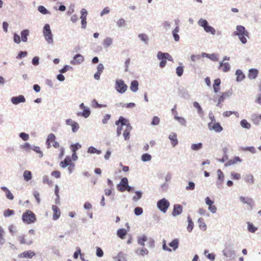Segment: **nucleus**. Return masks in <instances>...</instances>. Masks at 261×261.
I'll return each mask as SVG.
<instances>
[{"instance_id": "1", "label": "nucleus", "mask_w": 261, "mask_h": 261, "mask_svg": "<svg viewBox=\"0 0 261 261\" xmlns=\"http://www.w3.org/2000/svg\"><path fill=\"white\" fill-rule=\"evenodd\" d=\"M237 31L233 33V36H238L240 40L243 44H246L247 40L246 37H249V33L245 28L241 25H238L236 27Z\"/></svg>"}, {"instance_id": "2", "label": "nucleus", "mask_w": 261, "mask_h": 261, "mask_svg": "<svg viewBox=\"0 0 261 261\" xmlns=\"http://www.w3.org/2000/svg\"><path fill=\"white\" fill-rule=\"evenodd\" d=\"M22 220L25 224H32L36 221V217L32 211L26 210L22 214Z\"/></svg>"}, {"instance_id": "3", "label": "nucleus", "mask_w": 261, "mask_h": 261, "mask_svg": "<svg viewBox=\"0 0 261 261\" xmlns=\"http://www.w3.org/2000/svg\"><path fill=\"white\" fill-rule=\"evenodd\" d=\"M43 33L45 40L48 44L53 43V35L49 24H45L43 29Z\"/></svg>"}, {"instance_id": "4", "label": "nucleus", "mask_w": 261, "mask_h": 261, "mask_svg": "<svg viewBox=\"0 0 261 261\" xmlns=\"http://www.w3.org/2000/svg\"><path fill=\"white\" fill-rule=\"evenodd\" d=\"M217 173V179L216 181V186L217 189L221 190L223 188V182L225 179L224 174L221 169H218Z\"/></svg>"}, {"instance_id": "5", "label": "nucleus", "mask_w": 261, "mask_h": 261, "mask_svg": "<svg viewBox=\"0 0 261 261\" xmlns=\"http://www.w3.org/2000/svg\"><path fill=\"white\" fill-rule=\"evenodd\" d=\"M170 206V203L168 200L163 198L157 202L158 208L163 213H166Z\"/></svg>"}, {"instance_id": "6", "label": "nucleus", "mask_w": 261, "mask_h": 261, "mask_svg": "<svg viewBox=\"0 0 261 261\" xmlns=\"http://www.w3.org/2000/svg\"><path fill=\"white\" fill-rule=\"evenodd\" d=\"M120 124H121V126L125 125L126 128L125 130L129 132L133 128L129 120L123 116H120L118 120L115 121V124L116 125H118Z\"/></svg>"}, {"instance_id": "7", "label": "nucleus", "mask_w": 261, "mask_h": 261, "mask_svg": "<svg viewBox=\"0 0 261 261\" xmlns=\"http://www.w3.org/2000/svg\"><path fill=\"white\" fill-rule=\"evenodd\" d=\"M127 86L122 80H117L115 82V89L120 94H123L127 90Z\"/></svg>"}, {"instance_id": "8", "label": "nucleus", "mask_w": 261, "mask_h": 261, "mask_svg": "<svg viewBox=\"0 0 261 261\" xmlns=\"http://www.w3.org/2000/svg\"><path fill=\"white\" fill-rule=\"evenodd\" d=\"M223 254L230 260L234 259L236 256L235 251L230 245L225 246L224 249L223 250Z\"/></svg>"}, {"instance_id": "9", "label": "nucleus", "mask_w": 261, "mask_h": 261, "mask_svg": "<svg viewBox=\"0 0 261 261\" xmlns=\"http://www.w3.org/2000/svg\"><path fill=\"white\" fill-rule=\"evenodd\" d=\"M232 94V91L231 89L225 92H223L222 95L219 97L218 102L216 106L219 108H222L223 106L222 103L226 98H229Z\"/></svg>"}, {"instance_id": "10", "label": "nucleus", "mask_w": 261, "mask_h": 261, "mask_svg": "<svg viewBox=\"0 0 261 261\" xmlns=\"http://www.w3.org/2000/svg\"><path fill=\"white\" fill-rule=\"evenodd\" d=\"M207 125L210 130H213L216 133H220L223 129L219 122H215L213 123L209 122Z\"/></svg>"}, {"instance_id": "11", "label": "nucleus", "mask_w": 261, "mask_h": 261, "mask_svg": "<svg viewBox=\"0 0 261 261\" xmlns=\"http://www.w3.org/2000/svg\"><path fill=\"white\" fill-rule=\"evenodd\" d=\"M128 181L126 177L122 178L119 184L117 185V188L119 191L123 192L126 190V187L128 186Z\"/></svg>"}, {"instance_id": "12", "label": "nucleus", "mask_w": 261, "mask_h": 261, "mask_svg": "<svg viewBox=\"0 0 261 261\" xmlns=\"http://www.w3.org/2000/svg\"><path fill=\"white\" fill-rule=\"evenodd\" d=\"M239 199L243 203L247 204L250 206V210H252V208L254 206L255 202L251 198H249L248 197H245L243 196H241L239 197Z\"/></svg>"}, {"instance_id": "13", "label": "nucleus", "mask_w": 261, "mask_h": 261, "mask_svg": "<svg viewBox=\"0 0 261 261\" xmlns=\"http://www.w3.org/2000/svg\"><path fill=\"white\" fill-rule=\"evenodd\" d=\"M11 102L14 105H18L20 103L25 102V98L22 95H19L17 96H13L11 99Z\"/></svg>"}, {"instance_id": "14", "label": "nucleus", "mask_w": 261, "mask_h": 261, "mask_svg": "<svg viewBox=\"0 0 261 261\" xmlns=\"http://www.w3.org/2000/svg\"><path fill=\"white\" fill-rule=\"evenodd\" d=\"M182 206L180 204H175L173 206V210L172 213L173 216H176L181 214L182 212Z\"/></svg>"}, {"instance_id": "15", "label": "nucleus", "mask_w": 261, "mask_h": 261, "mask_svg": "<svg viewBox=\"0 0 261 261\" xmlns=\"http://www.w3.org/2000/svg\"><path fill=\"white\" fill-rule=\"evenodd\" d=\"M52 210L54 212L53 219L54 220H58L61 215V212L58 206L56 205H52Z\"/></svg>"}, {"instance_id": "16", "label": "nucleus", "mask_w": 261, "mask_h": 261, "mask_svg": "<svg viewBox=\"0 0 261 261\" xmlns=\"http://www.w3.org/2000/svg\"><path fill=\"white\" fill-rule=\"evenodd\" d=\"M35 255V253L31 250L25 251L18 254L19 258H32Z\"/></svg>"}, {"instance_id": "17", "label": "nucleus", "mask_w": 261, "mask_h": 261, "mask_svg": "<svg viewBox=\"0 0 261 261\" xmlns=\"http://www.w3.org/2000/svg\"><path fill=\"white\" fill-rule=\"evenodd\" d=\"M202 57L208 58L213 61H217L219 59V55L216 53L209 54L206 53H202Z\"/></svg>"}, {"instance_id": "18", "label": "nucleus", "mask_w": 261, "mask_h": 261, "mask_svg": "<svg viewBox=\"0 0 261 261\" xmlns=\"http://www.w3.org/2000/svg\"><path fill=\"white\" fill-rule=\"evenodd\" d=\"M168 138L171 141L172 147H175L178 143V141L177 138V134L175 133H171L168 137Z\"/></svg>"}, {"instance_id": "19", "label": "nucleus", "mask_w": 261, "mask_h": 261, "mask_svg": "<svg viewBox=\"0 0 261 261\" xmlns=\"http://www.w3.org/2000/svg\"><path fill=\"white\" fill-rule=\"evenodd\" d=\"M84 60V57L81 54H76L73 57V60L71 61L72 64H79Z\"/></svg>"}, {"instance_id": "20", "label": "nucleus", "mask_w": 261, "mask_h": 261, "mask_svg": "<svg viewBox=\"0 0 261 261\" xmlns=\"http://www.w3.org/2000/svg\"><path fill=\"white\" fill-rule=\"evenodd\" d=\"M178 95L185 99H189L190 98V95L188 91L184 88L179 90Z\"/></svg>"}, {"instance_id": "21", "label": "nucleus", "mask_w": 261, "mask_h": 261, "mask_svg": "<svg viewBox=\"0 0 261 261\" xmlns=\"http://www.w3.org/2000/svg\"><path fill=\"white\" fill-rule=\"evenodd\" d=\"M218 68V69H221L223 72H226L229 71L230 66L227 62L223 63V62H221L219 63Z\"/></svg>"}, {"instance_id": "22", "label": "nucleus", "mask_w": 261, "mask_h": 261, "mask_svg": "<svg viewBox=\"0 0 261 261\" xmlns=\"http://www.w3.org/2000/svg\"><path fill=\"white\" fill-rule=\"evenodd\" d=\"M258 74V71L255 68H251L249 70L248 77L250 80H253L257 77Z\"/></svg>"}, {"instance_id": "23", "label": "nucleus", "mask_w": 261, "mask_h": 261, "mask_svg": "<svg viewBox=\"0 0 261 261\" xmlns=\"http://www.w3.org/2000/svg\"><path fill=\"white\" fill-rule=\"evenodd\" d=\"M30 34V31L28 29H24L21 31V40L23 42H26L28 40V37Z\"/></svg>"}, {"instance_id": "24", "label": "nucleus", "mask_w": 261, "mask_h": 261, "mask_svg": "<svg viewBox=\"0 0 261 261\" xmlns=\"http://www.w3.org/2000/svg\"><path fill=\"white\" fill-rule=\"evenodd\" d=\"M221 84V80L219 78H217L215 80L214 84H213V88L214 92L215 93H217L219 92L220 90V85Z\"/></svg>"}, {"instance_id": "25", "label": "nucleus", "mask_w": 261, "mask_h": 261, "mask_svg": "<svg viewBox=\"0 0 261 261\" xmlns=\"http://www.w3.org/2000/svg\"><path fill=\"white\" fill-rule=\"evenodd\" d=\"M236 74L237 75L236 81L237 82L242 81L245 77V74L241 69H237L236 71Z\"/></svg>"}, {"instance_id": "26", "label": "nucleus", "mask_w": 261, "mask_h": 261, "mask_svg": "<svg viewBox=\"0 0 261 261\" xmlns=\"http://www.w3.org/2000/svg\"><path fill=\"white\" fill-rule=\"evenodd\" d=\"M71 159L70 156H67L63 161L60 162V165L62 168H64L69 165L71 163Z\"/></svg>"}, {"instance_id": "27", "label": "nucleus", "mask_w": 261, "mask_h": 261, "mask_svg": "<svg viewBox=\"0 0 261 261\" xmlns=\"http://www.w3.org/2000/svg\"><path fill=\"white\" fill-rule=\"evenodd\" d=\"M91 114V111L89 108H86L84 109L82 112H79L77 113V115L80 116H82L85 118H88Z\"/></svg>"}, {"instance_id": "28", "label": "nucleus", "mask_w": 261, "mask_h": 261, "mask_svg": "<svg viewBox=\"0 0 261 261\" xmlns=\"http://www.w3.org/2000/svg\"><path fill=\"white\" fill-rule=\"evenodd\" d=\"M179 244V240L178 239H174L169 243V246L172 247L173 250H175L178 248Z\"/></svg>"}, {"instance_id": "29", "label": "nucleus", "mask_w": 261, "mask_h": 261, "mask_svg": "<svg viewBox=\"0 0 261 261\" xmlns=\"http://www.w3.org/2000/svg\"><path fill=\"white\" fill-rule=\"evenodd\" d=\"M139 83L137 80H134L131 82L130 89L133 92H136L138 90Z\"/></svg>"}, {"instance_id": "30", "label": "nucleus", "mask_w": 261, "mask_h": 261, "mask_svg": "<svg viewBox=\"0 0 261 261\" xmlns=\"http://www.w3.org/2000/svg\"><path fill=\"white\" fill-rule=\"evenodd\" d=\"M244 181L249 184H253L254 182V177L251 174H246L244 178Z\"/></svg>"}, {"instance_id": "31", "label": "nucleus", "mask_w": 261, "mask_h": 261, "mask_svg": "<svg viewBox=\"0 0 261 261\" xmlns=\"http://www.w3.org/2000/svg\"><path fill=\"white\" fill-rule=\"evenodd\" d=\"M242 161V159H241L239 156H234L233 159L229 160L228 162L226 163L225 165H231L236 164L238 162H241Z\"/></svg>"}, {"instance_id": "32", "label": "nucleus", "mask_w": 261, "mask_h": 261, "mask_svg": "<svg viewBox=\"0 0 261 261\" xmlns=\"http://www.w3.org/2000/svg\"><path fill=\"white\" fill-rule=\"evenodd\" d=\"M25 235L22 234L18 238V240L20 243V244H27L28 245H31L33 243V241L30 240L29 241L26 242L25 240Z\"/></svg>"}, {"instance_id": "33", "label": "nucleus", "mask_w": 261, "mask_h": 261, "mask_svg": "<svg viewBox=\"0 0 261 261\" xmlns=\"http://www.w3.org/2000/svg\"><path fill=\"white\" fill-rule=\"evenodd\" d=\"M240 149L244 151H250L251 153L254 154L256 152V150L254 146H246V147H241Z\"/></svg>"}, {"instance_id": "34", "label": "nucleus", "mask_w": 261, "mask_h": 261, "mask_svg": "<svg viewBox=\"0 0 261 261\" xmlns=\"http://www.w3.org/2000/svg\"><path fill=\"white\" fill-rule=\"evenodd\" d=\"M126 233L127 231L124 228H120L117 231V236L121 239H123L125 238Z\"/></svg>"}, {"instance_id": "35", "label": "nucleus", "mask_w": 261, "mask_h": 261, "mask_svg": "<svg viewBox=\"0 0 261 261\" xmlns=\"http://www.w3.org/2000/svg\"><path fill=\"white\" fill-rule=\"evenodd\" d=\"M198 223L200 229L203 231L206 229V225L203 218H200L198 220Z\"/></svg>"}, {"instance_id": "36", "label": "nucleus", "mask_w": 261, "mask_h": 261, "mask_svg": "<svg viewBox=\"0 0 261 261\" xmlns=\"http://www.w3.org/2000/svg\"><path fill=\"white\" fill-rule=\"evenodd\" d=\"M24 179L26 181H28L32 179V172L29 170H25L23 174Z\"/></svg>"}, {"instance_id": "37", "label": "nucleus", "mask_w": 261, "mask_h": 261, "mask_svg": "<svg viewBox=\"0 0 261 261\" xmlns=\"http://www.w3.org/2000/svg\"><path fill=\"white\" fill-rule=\"evenodd\" d=\"M187 219H188V225L187 226V230L190 232L192 231V230L193 229L194 223L192 221V220L190 215H188Z\"/></svg>"}, {"instance_id": "38", "label": "nucleus", "mask_w": 261, "mask_h": 261, "mask_svg": "<svg viewBox=\"0 0 261 261\" xmlns=\"http://www.w3.org/2000/svg\"><path fill=\"white\" fill-rule=\"evenodd\" d=\"M247 223V229L249 232L254 233L257 230V227L255 226L252 223L248 222Z\"/></svg>"}, {"instance_id": "39", "label": "nucleus", "mask_w": 261, "mask_h": 261, "mask_svg": "<svg viewBox=\"0 0 261 261\" xmlns=\"http://www.w3.org/2000/svg\"><path fill=\"white\" fill-rule=\"evenodd\" d=\"M87 152L89 153H96L100 154L101 153V151L100 150H98L94 146H91L88 148Z\"/></svg>"}, {"instance_id": "40", "label": "nucleus", "mask_w": 261, "mask_h": 261, "mask_svg": "<svg viewBox=\"0 0 261 261\" xmlns=\"http://www.w3.org/2000/svg\"><path fill=\"white\" fill-rule=\"evenodd\" d=\"M193 106L196 108L197 109V112H198V114L200 115V116H202L203 115V110L201 108V107L200 106V105H199V103L197 102V101H194L193 102Z\"/></svg>"}, {"instance_id": "41", "label": "nucleus", "mask_w": 261, "mask_h": 261, "mask_svg": "<svg viewBox=\"0 0 261 261\" xmlns=\"http://www.w3.org/2000/svg\"><path fill=\"white\" fill-rule=\"evenodd\" d=\"M138 37L140 39L143 41L145 44H148L149 38L147 34H140L138 35Z\"/></svg>"}, {"instance_id": "42", "label": "nucleus", "mask_w": 261, "mask_h": 261, "mask_svg": "<svg viewBox=\"0 0 261 261\" xmlns=\"http://www.w3.org/2000/svg\"><path fill=\"white\" fill-rule=\"evenodd\" d=\"M147 240V237L146 235H143L140 237H139L138 239V244L144 246H145V242Z\"/></svg>"}, {"instance_id": "43", "label": "nucleus", "mask_w": 261, "mask_h": 261, "mask_svg": "<svg viewBox=\"0 0 261 261\" xmlns=\"http://www.w3.org/2000/svg\"><path fill=\"white\" fill-rule=\"evenodd\" d=\"M241 126L246 129H250L251 128V124L246 120L243 119L240 121Z\"/></svg>"}, {"instance_id": "44", "label": "nucleus", "mask_w": 261, "mask_h": 261, "mask_svg": "<svg viewBox=\"0 0 261 261\" xmlns=\"http://www.w3.org/2000/svg\"><path fill=\"white\" fill-rule=\"evenodd\" d=\"M113 43V40L110 37L106 38L103 42V45L104 47L107 48L110 46Z\"/></svg>"}, {"instance_id": "45", "label": "nucleus", "mask_w": 261, "mask_h": 261, "mask_svg": "<svg viewBox=\"0 0 261 261\" xmlns=\"http://www.w3.org/2000/svg\"><path fill=\"white\" fill-rule=\"evenodd\" d=\"M152 156L151 155L148 153H143L141 155V160L144 162H147L148 161H150L151 160Z\"/></svg>"}, {"instance_id": "46", "label": "nucleus", "mask_w": 261, "mask_h": 261, "mask_svg": "<svg viewBox=\"0 0 261 261\" xmlns=\"http://www.w3.org/2000/svg\"><path fill=\"white\" fill-rule=\"evenodd\" d=\"M81 147L82 145L79 143L71 144L70 146V148L72 152H76Z\"/></svg>"}, {"instance_id": "47", "label": "nucleus", "mask_w": 261, "mask_h": 261, "mask_svg": "<svg viewBox=\"0 0 261 261\" xmlns=\"http://www.w3.org/2000/svg\"><path fill=\"white\" fill-rule=\"evenodd\" d=\"M203 144L202 143L199 142L196 144H192L191 148L192 150L195 151H198L202 148Z\"/></svg>"}, {"instance_id": "48", "label": "nucleus", "mask_w": 261, "mask_h": 261, "mask_svg": "<svg viewBox=\"0 0 261 261\" xmlns=\"http://www.w3.org/2000/svg\"><path fill=\"white\" fill-rule=\"evenodd\" d=\"M135 195L133 197V200L134 201H137L142 197L143 193L140 191H136L135 192Z\"/></svg>"}, {"instance_id": "49", "label": "nucleus", "mask_w": 261, "mask_h": 261, "mask_svg": "<svg viewBox=\"0 0 261 261\" xmlns=\"http://www.w3.org/2000/svg\"><path fill=\"white\" fill-rule=\"evenodd\" d=\"M180 66L176 68V73L178 76H181L184 73V67L182 66V63H179Z\"/></svg>"}, {"instance_id": "50", "label": "nucleus", "mask_w": 261, "mask_h": 261, "mask_svg": "<svg viewBox=\"0 0 261 261\" xmlns=\"http://www.w3.org/2000/svg\"><path fill=\"white\" fill-rule=\"evenodd\" d=\"M136 252L141 255L144 256L145 255H147L148 254V251L147 249L144 247L140 249H137Z\"/></svg>"}, {"instance_id": "51", "label": "nucleus", "mask_w": 261, "mask_h": 261, "mask_svg": "<svg viewBox=\"0 0 261 261\" xmlns=\"http://www.w3.org/2000/svg\"><path fill=\"white\" fill-rule=\"evenodd\" d=\"M204 30L208 33H211L212 35H215L216 33L215 29L211 25L208 24L205 28H204Z\"/></svg>"}, {"instance_id": "52", "label": "nucleus", "mask_w": 261, "mask_h": 261, "mask_svg": "<svg viewBox=\"0 0 261 261\" xmlns=\"http://www.w3.org/2000/svg\"><path fill=\"white\" fill-rule=\"evenodd\" d=\"M114 258L118 261H126L125 255L122 252H119L117 256Z\"/></svg>"}, {"instance_id": "53", "label": "nucleus", "mask_w": 261, "mask_h": 261, "mask_svg": "<svg viewBox=\"0 0 261 261\" xmlns=\"http://www.w3.org/2000/svg\"><path fill=\"white\" fill-rule=\"evenodd\" d=\"M31 149L35 151L36 152L39 153V156L40 158H42L43 155V153L42 151L40 150V148L39 146H36L35 145H33L31 147Z\"/></svg>"}, {"instance_id": "54", "label": "nucleus", "mask_w": 261, "mask_h": 261, "mask_svg": "<svg viewBox=\"0 0 261 261\" xmlns=\"http://www.w3.org/2000/svg\"><path fill=\"white\" fill-rule=\"evenodd\" d=\"M92 106L94 108H106L107 105H103L98 103L96 99H93L92 101Z\"/></svg>"}, {"instance_id": "55", "label": "nucleus", "mask_w": 261, "mask_h": 261, "mask_svg": "<svg viewBox=\"0 0 261 261\" xmlns=\"http://www.w3.org/2000/svg\"><path fill=\"white\" fill-rule=\"evenodd\" d=\"M181 125L186 126L187 124V121L186 119L182 117H176L175 119Z\"/></svg>"}, {"instance_id": "56", "label": "nucleus", "mask_w": 261, "mask_h": 261, "mask_svg": "<svg viewBox=\"0 0 261 261\" xmlns=\"http://www.w3.org/2000/svg\"><path fill=\"white\" fill-rule=\"evenodd\" d=\"M167 53L159 51L157 54V58L160 60H166Z\"/></svg>"}, {"instance_id": "57", "label": "nucleus", "mask_w": 261, "mask_h": 261, "mask_svg": "<svg viewBox=\"0 0 261 261\" xmlns=\"http://www.w3.org/2000/svg\"><path fill=\"white\" fill-rule=\"evenodd\" d=\"M15 211L13 210L7 209L4 212V216L5 217H8L14 215Z\"/></svg>"}, {"instance_id": "58", "label": "nucleus", "mask_w": 261, "mask_h": 261, "mask_svg": "<svg viewBox=\"0 0 261 261\" xmlns=\"http://www.w3.org/2000/svg\"><path fill=\"white\" fill-rule=\"evenodd\" d=\"M198 23L200 26L202 27L203 29L205 28L208 24L207 21L203 18L200 19L198 22Z\"/></svg>"}, {"instance_id": "59", "label": "nucleus", "mask_w": 261, "mask_h": 261, "mask_svg": "<svg viewBox=\"0 0 261 261\" xmlns=\"http://www.w3.org/2000/svg\"><path fill=\"white\" fill-rule=\"evenodd\" d=\"M38 10L39 12L43 14H47L49 13L48 10L43 6H39L38 8Z\"/></svg>"}, {"instance_id": "60", "label": "nucleus", "mask_w": 261, "mask_h": 261, "mask_svg": "<svg viewBox=\"0 0 261 261\" xmlns=\"http://www.w3.org/2000/svg\"><path fill=\"white\" fill-rule=\"evenodd\" d=\"M71 127H72V132L74 133H76L80 128V125L79 123L75 121L74 122H72L71 124Z\"/></svg>"}, {"instance_id": "61", "label": "nucleus", "mask_w": 261, "mask_h": 261, "mask_svg": "<svg viewBox=\"0 0 261 261\" xmlns=\"http://www.w3.org/2000/svg\"><path fill=\"white\" fill-rule=\"evenodd\" d=\"M143 210L141 207L137 206V207H135L134 209V213L137 216H140L141 215H142L143 214Z\"/></svg>"}, {"instance_id": "62", "label": "nucleus", "mask_w": 261, "mask_h": 261, "mask_svg": "<svg viewBox=\"0 0 261 261\" xmlns=\"http://www.w3.org/2000/svg\"><path fill=\"white\" fill-rule=\"evenodd\" d=\"M28 55V52L27 51H20L16 57L17 59H21L22 58L27 57Z\"/></svg>"}, {"instance_id": "63", "label": "nucleus", "mask_w": 261, "mask_h": 261, "mask_svg": "<svg viewBox=\"0 0 261 261\" xmlns=\"http://www.w3.org/2000/svg\"><path fill=\"white\" fill-rule=\"evenodd\" d=\"M70 69H73L72 67H71L69 65H65L63 66V67L62 68H61L59 70V71L61 73H64Z\"/></svg>"}, {"instance_id": "64", "label": "nucleus", "mask_w": 261, "mask_h": 261, "mask_svg": "<svg viewBox=\"0 0 261 261\" xmlns=\"http://www.w3.org/2000/svg\"><path fill=\"white\" fill-rule=\"evenodd\" d=\"M231 178L234 180H239L241 178V175L235 172H231L230 173Z\"/></svg>"}]
</instances>
